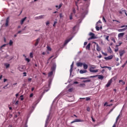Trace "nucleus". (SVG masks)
<instances>
[{
    "label": "nucleus",
    "instance_id": "nucleus-4",
    "mask_svg": "<svg viewBox=\"0 0 127 127\" xmlns=\"http://www.w3.org/2000/svg\"><path fill=\"white\" fill-rule=\"evenodd\" d=\"M125 53H126V51H125V50L119 51V54L121 58L124 56V54H125Z\"/></svg>",
    "mask_w": 127,
    "mask_h": 127
},
{
    "label": "nucleus",
    "instance_id": "nucleus-59",
    "mask_svg": "<svg viewBox=\"0 0 127 127\" xmlns=\"http://www.w3.org/2000/svg\"><path fill=\"white\" fill-rule=\"evenodd\" d=\"M109 52L110 53H112V49H111V47H109Z\"/></svg>",
    "mask_w": 127,
    "mask_h": 127
},
{
    "label": "nucleus",
    "instance_id": "nucleus-28",
    "mask_svg": "<svg viewBox=\"0 0 127 127\" xmlns=\"http://www.w3.org/2000/svg\"><path fill=\"white\" fill-rule=\"evenodd\" d=\"M124 10H123V9H122L121 10L119 11V13H120V14H123V13L124 12Z\"/></svg>",
    "mask_w": 127,
    "mask_h": 127
},
{
    "label": "nucleus",
    "instance_id": "nucleus-1",
    "mask_svg": "<svg viewBox=\"0 0 127 127\" xmlns=\"http://www.w3.org/2000/svg\"><path fill=\"white\" fill-rule=\"evenodd\" d=\"M93 69H96V66L93 65V66H91L89 68L90 72H91L92 73H97V72L99 71V69L94 70Z\"/></svg>",
    "mask_w": 127,
    "mask_h": 127
},
{
    "label": "nucleus",
    "instance_id": "nucleus-42",
    "mask_svg": "<svg viewBox=\"0 0 127 127\" xmlns=\"http://www.w3.org/2000/svg\"><path fill=\"white\" fill-rule=\"evenodd\" d=\"M73 88H69L68 91V92H72L73 91Z\"/></svg>",
    "mask_w": 127,
    "mask_h": 127
},
{
    "label": "nucleus",
    "instance_id": "nucleus-13",
    "mask_svg": "<svg viewBox=\"0 0 127 127\" xmlns=\"http://www.w3.org/2000/svg\"><path fill=\"white\" fill-rule=\"evenodd\" d=\"M96 50L97 51H101V48L100 47V46H99V44H97V46H96Z\"/></svg>",
    "mask_w": 127,
    "mask_h": 127
},
{
    "label": "nucleus",
    "instance_id": "nucleus-64",
    "mask_svg": "<svg viewBox=\"0 0 127 127\" xmlns=\"http://www.w3.org/2000/svg\"><path fill=\"white\" fill-rule=\"evenodd\" d=\"M49 21H47L46 23V25H48V24H49Z\"/></svg>",
    "mask_w": 127,
    "mask_h": 127
},
{
    "label": "nucleus",
    "instance_id": "nucleus-14",
    "mask_svg": "<svg viewBox=\"0 0 127 127\" xmlns=\"http://www.w3.org/2000/svg\"><path fill=\"white\" fill-rule=\"evenodd\" d=\"M82 65L83 66V68L85 69V70L88 69V64L84 63Z\"/></svg>",
    "mask_w": 127,
    "mask_h": 127
},
{
    "label": "nucleus",
    "instance_id": "nucleus-51",
    "mask_svg": "<svg viewBox=\"0 0 127 127\" xmlns=\"http://www.w3.org/2000/svg\"><path fill=\"white\" fill-rule=\"evenodd\" d=\"M35 19H40V17H39V16L35 17Z\"/></svg>",
    "mask_w": 127,
    "mask_h": 127
},
{
    "label": "nucleus",
    "instance_id": "nucleus-10",
    "mask_svg": "<svg viewBox=\"0 0 127 127\" xmlns=\"http://www.w3.org/2000/svg\"><path fill=\"white\" fill-rule=\"evenodd\" d=\"M26 18H27V17H25L24 18H22L20 21V24H21V25H22V24H23V23L24 22V21H25V20L26 19Z\"/></svg>",
    "mask_w": 127,
    "mask_h": 127
},
{
    "label": "nucleus",
    "instance_id": "nucleus-16",
    "mask_svg": "<svg viewBox=\"0 0 127 127\" xmlns=\"http://www.w3.org/2000/svg\"><path fill=\"white\" fill-rule=\"evenodd\" d=\"M125 35V33H120L118 34V37H123Z\"/></svg>",
    "mask_w": 127,
    "mask_h": 127
},
{
    "label": "nucleus",
    "instance_id": "nucleus-63",
    "mask_svg": "<svg viewBox=\"0 0 127 127\" xmlns=\"http://www.w3.org/2000/svg\"><path fill=\"white\" fill-rule=\"evenodd\" d=\"M98 58H99V59L102 58V55H99L98 57Z\"/></svg>",
    "mask_w": 127,
    "mask_h": 127
},
{
    "label": "nucleus",
    "instance_id": "nucleus-7",
    "mask_svg": "<svg viewBox=\"0 0 127 127\" xmlns=\"http://www.w3.org/2000/svg\"><path fill=\"white\" fill-rule=\"evenodd\" d=\"M74 122L75 123H83L84 122V120L76 119L74 120Z\"/></svg>",
    "mask_w": 127,
    "mask_h": 127
},
{
    "label": "nucleus",
    "instance_id": "nucleus-23",
    "mask_svg": "<svg viewBox=\"0 0 127 127\" xmlns=\"http://www.w3.org/2000/svg\"><path fill=\"white\" fill-rule=\"evenodd\" d=\"M115 52H118L119 51V47L118 46H116V48L115 49Z\"/></svg>",
    "mask_w": 127,
    "mask_h": 127
},
{
    "label": "nucleus",
    "instance_id": "nucleus-60",
    "mask_svg": "<svg viewBox=\"0 0 127 127\" xmlns=\"http://www.w3.org/2000/svg\"><path fill=\"white\" fill-rule=\"evenodd\" d=\"M126 65V64H123L122 66V68H125Z\"/></svg>",
    "mask_w": 127,
    "mask_h": 127
},
{
    "label": "nucleus",
    "instance_id": "nucleus-57",
    "mask_svg": "<svg viewBox=\"0 0 127 127\" xmlns=\"http://www.w3.org/2000/svg\"><path fill=\"white\" fill-rule=\"evenodd\" d=\"M91 119H92V122H93L94 123H95V119H94V118H93V117H91Z\"/></svg>",
    "mask_w": 127,
    "mask_h": 127
},
{
    "label": "nucleus",
    "instance_id": "nucleus-5",
    "mask_svg": "<svg viewBox=\"0 0 127 127\" xmlns=\"http://www.w3.org/2000/svg\"><path fill=\"white\" fill-rule=\"evenodd\" d=\"M114 57V56L113 55L108 56L107 57H105L104 59H105V60H112V59Z\"/></svg>",
    "mask_w": 127,
    "mask_h": 127
},
{
    "label": "nucleus",
    "instance_id": "nucleus-17",
    "mask_svg": "<svg viewBox=\"0 0 127 127\" xmlns=\"http://www.w3.org/2000/svg\"><path fill=\"white\" fill-rule=\"evenodd\" d=\"M80 74H84V73H87V70H80L79 71Z\"/></svg>",
    "mask_w": 127,
    "mask_h": 127
},
{
    "label": "nucleus",
    "instance_id": "nucleus-52",
    "mask_svg": "<svg viewBox=\"0 0 127 127\" xmlns=\"http://www.w3.org/2000/svg\"><path fill=\"white\" fill-rule=\"evenodd\" d=\"M31 80H32V78H28V81L29 83H30V82H31Z\"/></svg>",
    "mask_w": 127,
    "mask_h": 127
},
{
    "label": "nucleus",
    "instance_id": "nucleus-12",
    "mask_svg": "<svg viewBox=\"0 0 127 127\" xmlns=\"http://www.w3.org/2000/svg\"><path fill=\"white\" fill-rule=\"evenodd\" d=\"M85 99H86V101H90L91 100V98L88 97L86 98H80V100H85Z\"/></svg>",
    "mask_w": 127,
    "mask_h": 127
},
{
    "label": "nucleus",
    "instance_id": "nucleus-40",
    "mask_svg": "<svg viewBox=\"0 0 127 127\" xmlns=\"http://www.w3.org/2000/svg\"><path fill=\"white\" fill-rule=\"evenodd\" d=\"M57 23V21H55L54 23V24H53V26L54 27H55V26H56V24Z\"/></svg>",
    "mask_w": 127,
    "mask_h": 127
},
{
    "label": "nucleus",
    "instance_id": "nucleus-61",
    "mask_svg": "<svg viewBox=\"0 0 127 127\" xmlns=\"http://www.w3.org/2000/svg\"><path fill=\"white\" fill-rule=\"evenodd\" d=\"M62 7V4H60L59 6V8H61V7Z\"/></svg>",
    "mask_w": 127,
    "mask_h": 127
},
{
    "label": "nucleus",
    "instance_id": "nucleus-33",
    "mask_svg": "<svg viewBox=\"0 0 127 127\" xmlns=\"http://www.w3.org/2000/svg\"><path fill=\"white\" fill-rule=\"evenodd\" d=\"M102 54L103 55H104V56H108V54H107V53H105L102 52Z\"/></svg>",
    "mask_w": 127,
    "mask_h": 127
},
{
    "label": "nucleus",
    "instance_id": "nucleus-36",
    "mask_svg": "<svg viewBox=\"0 0 127 127\" xmlns=\"http://www.w3.org/2000/svg\"><path fill=\"white\" fill-rule=\"evenodd\" d=\"M7 86H8V83L7 85H6L5 86H4L3 87V89H7Z\"/></svg>",
    "mask_w": 127,
    "mask_h": 127
},
{
    "label": "nucleus",
    "instance_id": "nucleus-8",
    "mask_svg": "<svg viewBox=\"0 0 127 127\" xmlns=\"http://www.w3.org/2000/svg\"><path fill=\"white\" fill-rule=\"evenodd\" d=\"M111 84H112V79L109 80L108 82L106 85V87H107V88H109V87L111 86Z\"/></svg>",
    "mask_w": 127,
    "mask_h": 127
},
{
    "label": "nucleus",
    "instance_id": "nucleus-9",
    "mask_svg": "<svg viewBox=\"0 0 127 127\" xmlns=\"http://www.w3.org/2000/svg\"><path fill=\"white\" fill-rule=\"evenodd\" d=\"M71 40H72V37L65 40L64 43V45H66L69 41H71Z\"/></svg>",
    "mask_w": 127,
    "mask_h": 127
},
{
    "label": "nucleus",
    "instance_id": "nucleus-32",
    "mask_svg": "<svg viewBox=\"0 0 127 127\" xmlns=\"http://www.w3.org/2000/svg\"><path fill=\"white\" fill-rule=\"evenodd\" d=\"M123 44V42H120L119 43V44L118 45H117L116 46H121V45H122Z\"/></svg>",
    "mask_w": 127,
    "mask_h": 127
},
{
    "label": "nucleus",
    "instance_id": "nucleus-46",
    "mask_svg": "<svg viewBox=\"0 0 127 127\" xmlns=\"http://www.w3.org/2000/svg\"><path fill=\"white\" fill-rule=\"evenodd\" d=\"M21 69H23V66H20L19 67V70H21Z\"/></svg>",
    "mask_w": 127,
    "mask_h": 127
},
{
    "label": "nucleus",
    "instance_id": "nucleus-56",
    "mask_svg": "<svg viewBox=\"0 0 127 127\" xmlns=\"http://www.w3.org/2000/svg\"><path fill=\"white\" fill-rule=\"evenodd\" d=\"M123 11H124V12H125V14H126V16H127V10H124Z\"/></svg>",
    "mask_w": 127,
    "mask_h": 127
},
{
    "label": "nucleus",
    "instance_id": "nucleus-45",
    "mask_svg": "<svg viewBox=\"0 0 127 127\" xmlns=\"http://www.w3.org/2000/svg\"><path fill=\"white\" fill-rule=\"evenodd\" d=\"M110 37V36H106L105 39H106V40H107V41H109V38Z\"/></svg>",
    "mask_w": 127,
    "mask_h": 127
},
{
    "label": "nucleus",
    "instance_id": "nucleus-35",
    "mask_svg": "<svg viewBox=\"0 0 127 127\" xmlns=\"http://www.w3.org/2000/svg\"><path fill=\"white\" fill-rule=\"evenodd\" d=\"M96 29L97 31H99V30H100V27L97 26H96Z\"/></svg>",
    "mask_w": 127,
    "mask_h": 127
},
{
    "label": "nucleus",
    "instance_id": "nucleus-24",
    "mask_svg": "<svg viewBox=\"0 0 127 127\" xmlns=\"http://www.w3.org/2000/svg\"><path fill=\"white\" fill-rule=\"evenodd\" d=\"M91 81V79H87L85 80H83V83H88V82H90Z\"/></svg>",
    "mask_w": 127,
    "mask_h": 127
},
{
    "label": "nucleus",
    "instance_id": "nucleus-31",
    "mask_svg": "<svg viewBox=\"0 0 127 127\" xmlns=\"http://www.w3.org/2000/svg\"><path fill=\"white\" fill-rule=\"evenodd\" d=\"M25 61H27L28 63L30 62V60L28 58H26Z\"/></svg>",
    "mask_w": 127,
    "mask_h": 127
},
{
    "label": "nucleus",
    "instance_id": "nucleus-11",
    "mask_svg": "<svg viewBox=\"0 0 127 127\" xmlns=\"http://www.w3.org/2000/svg\"><path fill=\"white\" fill-rule=\"evenodd\" d=\"M78 86L81 88H85V87H86V84L85 83H80Z\"/></svg>",
    "mask_w": 127,
    "mask_h": 127
},
{
    "label": "nucleus",
    "instance_id": "nucleus-55",
    "mask_svg": "<svg viewBox=\"0 0 127 127\" xmlns=\"http://www.w3.org/2000/svg\"><path fill=\"white\" fill-rule=\"evenodd\" d=\"M117 127V123H115L112 127Z\"/></svg>",
    "mask_w": 127,
    "mask_h": 127
},
{
    "label": "nucleus",
    "instance_id": "nucleus-53",
    "mask_svg": "<svg viewBox=\"0 0 127 127\" xmlns=\"http://www.w3.org/2000/svg\"><path fill=\"white\" fill-rule=\"evenodd\" d=\"M69 19H70V20H71V19H73V17H72V14H71V15L69 16Z\"/></svg>",
    "mask_w": 127,
    "mask_h": 127
},
{
    "label": "nucleus",
    "instance_id": "nucleus-20",
    "mask_svg": "<svg viewBox=\"0 0 127 127\" xmlns=\"http://www.w3.org/2000/svg\"><path fill=\"white\" fill-rule=\"evenodd\" d=\"M119 83H121V85H125V84H126V82L123 81L122 80H119Z\"/></svg>",
    "mask_w": 127,
    "mask_h": 127
},
{
    "label": "nucleus",
    "instance_id": "nucleus-50",
    "mask_svg": "<svg viewBox=\"0 0 127 127\" xmlns=\"http://www.w3.org/2000/svg\"><path fill=\"white\" fill-rule=\"evenodd\" d=\"M6 46V44H4L0 47V48L1 49L2 48V47H5Z\"/></svg>",
    "mask_w": 127,
    "mask_h": 127
},
{
    "label": "nucleus",
    "instance_id": "nucleus-19",
    "mask_svg": "<svg viewBox=\"0 0 127 127\" xmlns=\"http://www.w3.org/2000/svg\"><path fill=\"white\" fill-rule=\"evenodd\" d=\"M90 47H91V43H89V44L87 45V46H86V50H90Z\"/></svg>",
    "mask_w": 127,
    "mask_h": 127
},
{
    "label": "nucleus",
    "instance_id": "nucleus-41",
    "mask_svg": "<svg viewBox=\"0 0 127 127\" xmlns=\"http://www.w3.org/2000/svg\"><path fill=\"white\" fill-rule=\"evenodd\" d=\"M113 22L116 21V22H118L119 23H121V22L118 21V20H113Z\"/></svg>",
    "mask_w": 127,
    "mask_h": 127
},
{
    "label": "nucleus",
    "instance_id": "nucleus-15",
    "mask_svg": "<svg viewBox=\"0 0 127 127\" xmlns=\"http://www.w3.org/2000/svg\"><path fill=\"white\" fill-rule=\"evenodd\" d=\"M53 76V71H51L48 73V77H51Z\"/></svg>",
    "mask_w": 127,
    "mask_h": 127
},
{
    "label": "nucleus",
    "instance_id": "nucleus-58",
    "mask_svg": "<svg viewBox=\"0 0 127 127\" xmlns=\"http://www.w3.org/2000/svg\"><path fill=\"white\" fill-rule=\"evenodd\" d=\"M33 97V93H31L30 95V98H32Z\"/></svg>",
    "mask_w": 127,
    "mask_h": 127
},
{
    "label": "nucleus",
    "instance_id": "nucleus-47",
    "mask_svg": "<svg viewBox=\"0 0 127 127\" xmlns=\"http://www.w3.org/2000/svg\"><path fill=\"white\" fill-rule=\"evenodd\" d=\"M60 17L61 18V17H63V14L61 13L60 14Z\"/></svg>",
    "mask_w": 127,
    "mask_h": 127
},
{
    "label": "nucleus",
    "instance_id": "nucleus-48",
    "mask_svg": "<svg viewBox=\"0 0 127 127\" xmlns=\"http://www.w3.org/2000/svg\"><path fill=\"white\" fill-rule=\"evenodd\" d=\"M124 27H127V25H123L121 26V28H124Z\"/></svg>",
    "mask_w": 127,
    "mask_h": 127
},
{
    "label": "nucleus",
    "instance_id": "nucleus-27",
    "mask_svg": "<svg viewBox=\"0 0 127 127\" xmlns=\"http://www.w3.org/2000/svg\"><path fill=\"white\" fill-rule=\"evenodd\" d=\"M121 116V115H119L117 118H116V121L115 123H116V124L118 123V121H119V119H120V117Z\"/></svg>",
    "mask_w": 127,
    "mask_h": 127
},
{
    "label": "nucleus",
    "instance_id": "nucleus-54",
    "mask_svg": "<svg viewBox=\"0 0 127 127\" xmlns=\"http://www.w3.org/2000/svg\"><path fill=\"white\" fill-rule=\"evenodd\" d=\"M72 12L73 13H76V10H75V8H73V9L72 10Z\"/></svg>",
    "mask_w": 127,
    "mask_h": 127
},
{
    "label": "nucleus",
    "instance_id": "nucleus-6",
    "mask_svg": "<svg viewBox=\"0 0 127 127\" xmlns=\"http://www.w3.org/2000/svg\"><path fill=\"white\" fill-rule=\"evenodd\" d=\"M39 41H40V38H38L36 40V42L34 44V46H37L38 45V44L39 43Z\"/></svg>",
    "mask_w": 127,
    "mask_h": 127
},
{
    "label": "nucleus",
    "instance_id": "nucleus-44",
    "mask_svg": "<svg viewBox=\"0 0 127 127\" xmlns=\"http://www.w3.org/2000/svg\"><path fill=\"white\" fill-rule=\"evenodd\" d=\"M106 68H107V69H108L110 70H112V67H111L107 66Z\"/></svg>",
    "mask_w": 127,
    "mask_h": 127
},
{
    "label": "nucleus",
    "instance_id": "nucleus-34",
    "mask_svg": "<svg viewBox=\"0 0 127 127\" xmlns=\"http://www.w3.org/2000/svg\"><path fill=\"white\" fill-rule=\"evenodd\" d=\"M73 67H74V62H73L72 64H71L70 68L73 69Z\"/></svg>",
    "mask_w": 127,
    "mask_h": 127
},
{
    "label": "nucleus",
    "instance_id": "nucleus-2",
    "mask_svg": "<svg viewBox=\"0 0 127 127\" xmlns=\"http://www.w3.org/2000/svg\"><path fill=\"white\" fill-rule=\"evenodd\" d=\"M96 77H98V79L100 80H104V76L102 75H92L90 76V78H96Z\"/></svg>",
    "mask_w": 127,
    "mask_h": 127
},
{
    "label": "nucleus",
    "instance_id": "nucleus-37",
    "mask_svg": "<svg viewBox=\"0 0 127 127\" xmlns=\"http://www.w3.org/2000/svg\"><path fill=\"white\" fill-rule=\"evenodd\" d=\"M9 17H8L6 19V22H9Z\"/></svg>",
    "mask_w": 127,
    "mask_h": 127
},
{
    "label": "nucleus",
    "instance_id": "nucleus-43",
    "mask_svg": "<svg viewBox=\"0 0 127 127\" xmlns=\"http://www.w3.org/2000/svg\"><path fill=\"white\" fill-rule=\"evenodd\" d=\"M102 19H103V20H104V21L105 22H107V21H106V19L105 18V17L103 16L102 17Z\"/></svg>",
    "mask_w": 127,
    "mask_h": 127
},
{
    "label": "nucleus",
    "instance_id": "nucleus-62",
    "mask_svg": "<svg viewBox=\"0 0 127 127\" xmlns=\"http://www.w3.org/2000/svg\"><path fill=\"white\" fill-rule=\"evenodd\" d=\"M5 26H8V22H6Z\"/></svg>",
    "mask_w": 127,
    "mask_h": 127
},
{
    "label": "nucleus",
    "instance_id": "nucleus-22",
    "mask_svg": "<svg viewBox=\"0 0 127 127\" xmlns=\"http://www.w3.org/2000/svg\"><path fill=\"white\" fill-rule=\"evenodd\" d=\"M126 30V28L120 29L118 30L119 32H123V31H125Z\"/></svg>",
    "mask_w": 127,
    "mask_h": 127
},
{
    "label": "nucleus",
    "instance_id": "nucleus-3",
    "mask_svg": "<svg viewBox=\"0 0 127 127\" xmlns=\"http://www.w3.org/2000/svg\"><path fill=\"white\" fill-rule=\"evenodd\" d=\"M89 35L91 36V37L88 38V40H91V39H96V37L95 36V34L93 33L90 32L89 33Z\"/></svg>",
    "mask_w": 127,
    "mask_h": 127
},
{
    "label": "nucleus",
    "instance_id": "nucleus-38",
    "mask_svg": "<svg viewBox=\"0 0 127 127\" xmlns=\"http://www.w3.org/2000/svg\"><path fill=\"white\" fill-rule=\"evenodd\" d=\"M40 19H41L42 18H44V15H40L39 16Z\"/></svg>",
    "mask_w": 127,
    "mask_h": 127
},
{
    "label": "nucleus",
    "instance_id": "nucleus-30",
    "mask_svg": "<svg viewBox=\"0 0 127 127\" xmlns=\"http://www.w3.org/2000/svg\"><path fill=\"white\" fill-rule=\"evenodd\" d=\"M30 58H33V53H30Z\"/></svg>",
    "mask_w": 127,
    "mask_h": 127
},
{
    "label": "nucleus",
    "instance_id": "nucleus-29",
    "mask_svg": "<svg viewBox=\"0 0 127 127\" xmlns=\"http://www.w3.org/2000/svg\"><path fill=\"white\" fill-rule=\"evenodd\" d=\"M56 68V66H54V65L53 67H52V70L53 72V71H55Z\"/></svg>",
    "mask_w": 127,
    "mask_h": 127
},
{
    "label": "nucleus",
    "instance_id": "nucleus-18",
    "mask_svg": "<svg viewBox=\"0 0 127 127\" xmlns=\"http://www.w3.org/2000/svg\"><path fill=\"white\" fill-rule=\"evenodd\" d=\"M83 63H77L76 64V65L77 66V67H81V66H83Z\"/></svg>",
    "mask_w": 127,
    "mask_h": 127
},
{
    "label": "nucleus",
    "instance_id": "nucleus-25",
    "mask_svg": "<svg viewBox=\"0 0 127 127\" xmlns=\"http://www.w3.org/2000/svg\"><path fill=\"white\" fill-rule=\"evenodd\" d=\"M47 50H48V51H51L52 50V49H51V47H50V46H47Z\"/></svg>",
    "mask_w": 127,
    "mask_h": 127
},
{
    "label": "nucleus",
    "instance_id": "nucleus-26",
    "mask_svg": "<svg viewBox=\"0 0 127 127\" xmlns=\"http://www.w3.org/2000/svg\"><path fill=\"white\" fill-rule=\"evenodd\" d=\"M12 44H13V42H12V41L11 40H10L9 42V45L10 46H11L12 45Z\"/></svg>",
    "mask_w": 127,
    "mask_h": 127
},
{
    "label": "nucleus",
    "instance_id": "nucleus-39",
    "mask_svg": "<svg viewBox=\"0 0 127 127\" xmlns=\"http://www.w3.org/2000/svg\"><path fill=\"white\" fill-rule=\"evenodd\" d=\"M20 100H21V101H23V95H21L20 96Z\"/></svg>",
    "mask_w": 127,
    "mask_h": 127
},
{
    "label": "nucleus",
    "instance_id": "nucleus-21",
    "mask_svg": "<svg viewBox=\"0 0 127 127\" xmlns=\"http://www.w3.org/2000/svg\"><path fill=\"white\" fill-rule=\"evenodd\" d=\"M4 66H5L6 68H7L9 67V66H10V64H4Z\"/></svg>",
    "mask_w": 127,
    "mask_h": 127
},
{
    "label": "nucleus",
    "instance_id": "nucleus-49",
    "mask_svg": "<svg viewBox=\"0 0 127 127\" xmlns=\"http://www.w3.org/2000/svg\"><path fill=\"white\" fill-rule=\"evenodd\" d=\"M76 26H75L72 28V31H75V29H76Z\"/></svg>",
    "mask_w": 127,
    "mask_h": 127
}]
</instances>
